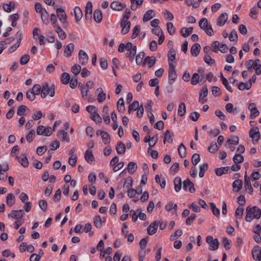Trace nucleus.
Instances as JSON below:
<instances>
[{"instance_id":"f257e3e1","label":"nucleus","mask_w":261,"mask_h":261,"mask_svg":"<svg viewBox=\"0 0 261 261\" xmlns=\"http://www.w3.org/2000/svg\"><path fill=\"white\" fill-rule=\"evenodd\" d=\"M245 220L250 222L253 219H259L261 216V210L257 206H248L246 209Z\"/></svg>"},{"instance_id":"f03ea898","label":"nucleus","mask_w":261,"mask_h":261,"mask_svg":"<svg viewBox=\"0 0 261 261\" xmlns=\"http://www.w3.org/2000/svg\"><path fill=\"white\" fill-rule=\"evenodd\" d=\"M55 93V88L54 85L49 87L47 83L43 84L41 91V96L42 98H45L48 95L53 97L54 96Z\"/></svg>"},{"instance_id":"7ed1b4c3","label":"nucleus","mask_w":261,"mask_h":261,"mask_svg":"<svg viewBox=\"0 0 261 261\" xmlns=\"http://www.w3.org/2000/svg\"><path fill=\"white\" fill-rule=\"evenodd\" d=\"M57 15L60 22L63 24L64 28H66L69 25V22L67 20V15L65 11L62 8H58L56 10Z\"/></svg>"},{"instance_id":"20e7f679","label":"nucleus","mask_w":261,"mask_h":261,"mask_svg":"<svg viewBox=\"0 0 261 261\" xmlns=\"http://www.w3.org/2000/svg\"><path fill=\"white\" fill-rule=\"evenodd\" d=\"M206 242L210 245V250L214 251L218 249L219 242L217 239H214L212 236H208L206 238Z\"/></svg>"},{"instance_id":"39448f33","label":"nucleus","mask_w":261,"mask_h":261,"mask_svg":"<svg viewBox=\"0 0 261 261\" xmlns=\"http://www.w3.org/2000/svg\"><path fill=\"white\" fill-rule=\"evenodd\" d=\"M53 130L50 127H45L43 125H39L36 129V133L38 135H44L49 136L52 133Z\"/></svg>"},{"instance_id":"423d86ee","label":"nucleus","mask_w":261,"mask_h":261,"mask_svg":"<svg viewBox=\"0 0 261 261\" xmlns=\"http://www.w3.org/2000/svg\"><path fill=\"white\" fill-rule=\"evenodd\" d=\"M169 65V81L170 84H172V82H171V81L174 82V81L177 78V74L175 71V66L173 63H170Z\"/></svg>"},{"instance_id":"0eeeda50","label":"nucleus","mask_w":261,"mask_h":261,"mask_svg":"<svg viewBox=\"0 0 261 261\" xmlns=\"http://www.w3.org/2000/svg\"><path fill=\"white\" fill-rule=\"evenodd\" d=\"M252 255L254 259L261 260V247L258 245L255 246L252 250Z\"/></svg>"},{"instance_id":"6e6552de","label":"nucleus","mask_w":261,"mask_h":261,"mask_svg":"<svg viewBox=\"0 0 261 261\" xmlns=\"http://www.w3.org/2000/svg\"><path fill=\"white\" fill-rule=\"evenodd\" d=\"M24 213L23 210H13L8 214L9 217H12L14 219H21L24 215Z\"/></svg>"},{"instance_id":"1a4fd4ad","label":"nucleus","mask_w":261,"mask_h":261,"mask_svg":"<svg viewBox=\"0 0 261 261\" xmlns=\"http://www.w3.org/2000/svg\"><path fill=\"white\" fill-rule=\"evenodd\" d=\"M79 59L80 63L83 65H85L87 64L89 60L88 55L83 50H80L79 51Z\"/></svg>"},{"instance_id":"9d476101","label":"nucleus","mask_w":261,"mask_h":261,"mask_svg":"<svg viewBox=\"0 0 261 261\" xmlns=\"http://www.w3.org/2000/svg\"><path fill=\"white\" fill-rule=\"evenodd\" d=\"M189 188V191L190 193H193L195 192V189L194 187V184L192 182L189 178L184 180L183 182V188L185 191H187Z\"/></svg>"},{"instance_id":"9b49d317","label":"nucleus","mask_w":261,"mask_h":261,"mask_svg":"<svg viewBox=\"0 0 261 261\" xmlns=\"http://www.w3.org/2000/svg\"><path fill=\"white\" fill-rule=\"evenodd\" d=\"M159 223L160 221H155L151 223L147 228V233L149 235L154 234L158 229Z\"/></svg>"},{"instance_id":"f8f14e48","label":"nucleus","mask_w":261,"mask_h":261,"mask_svg":"<svg viewBox=\"0 0 261 261\" xmlns=\"http://www.w3.org/2000/svg\"><path fill=\"white\" fill-rule=\"evenodd\" d=\"M122 28L121 32L123 34H126L129 31L130 22L127 20H122L120 23Z\"/></svg>"},{"instance_id":"ddd939ff","label":"nucleus","mask_w":261,"mask_h":261,"mask_svg":"<svg viewBox=\"0 0 261 261\" xmlns=\"http://www.w3.org/2000/svg\"><path fill=\"white\" fill-rule=\"evenodd\" d=\"M249 134L250 137L253 140V141H258L260 137V133L258 127L251 129L250 131ZM253 143H254V142H253Z\"/></svg>"},{"instance_id":"4468645a","label":"nucleus","mask_w":261,"mask_h":261,"mask_svg":"<svg viewBox=\"0 0 261 261\" xmlns=\"http://www.w3.org/2000/svg\"><path fill=\"white\" fill-rule=\"evenodd\" d=\"M126 7L123 3L118 1H115L111 4V8L116 11H121Z\"/></svg>"},{"instance_id":"2eb2a0df","label":"nucleus","mask_w":261,"mask_h":261,"mask_svg":"<svg viewBox=\"0 0 261 261\" xmlns=\"http://www.w3.org/2000/svg\"><path fill=\"white\" fill-rule=\"evenodd\" d=\"M55 32L57 33L58 37L62 40L65 39L66 38V34L64 31L59 25H55L54 26Z\"/></svg>"},{"instance_id":"dca6fc26","label":"nucleus","mask_w":261,"mask_h":261,"mask_svg":"<svg viewBox=\"0 0 261 261\" xmlns=\"http://www.w3.org/2000/svg\"><path fill=\"white\" fill-rule=\"evenodd\" d=\"M244 183L246 190H248L249 191L250 194L252 195L253 192V190L251 185L250 178L247 176L246 172H245V175L244 176Z\"/></svg>"},{"instance_id":"f3484780","label":"nucleus","mask_w":261,"mask_h":261,"mask_svg":"<svg viewBox=\"0 0 261 261\" xmlns=\"http://www.w3.org/2000/svg\"><path fill=\"white\" fill-rule=\"evenodd\" d=\"M228 18L227 14L226 13H223L218 18L217 24L219 26H223L224 25L225 22Z\"/></svg>"},{"instance_id":"a211bd4d","label":"nucleus","mask_w":261,"mask_h":261,"mask_svg":"<svg viewBox=\"0 0 261 261\" xmlns=\"http://www.w3.org/2000/svg\"><path fill=\"white\" fill-rule=\"evenodd\" d=\"M242 180L240 179H236L232 183L233 191L238 192L242 188Z\"/></svg>"},{"instance_id":"6ab92c4d","label":"nucleus","mask_w":261,"mask_h":261,"mask_svg":"<svg viewBox=\"0 0 261 261\" xmlns=\"http://www.w3.org/2000/svg\"><path fill=\"white\" fill-rule=\"evenodd\" d=\"M207 88L206 86L202 87L199 95V101L202 103H204L206 101V99H203V98L205 97L207 95Z\"/></svg>"},{"instance_id":"aec40b11","label":"nucleus","mask_w":261,"mask_h":261,"mask_svg":"<svg viewBox=\"0 0 261 261\" xmlns=\"http://www.w3.org/2000/svg\"><path fill=\"white\" fill-rule=\"evenodd\" d=\"M200 45L199 43H195L191 48V53L194 57H197L200 50Z\"/></svg>"},{"instance_id":"412c9836","label":"nucleus","mask_w":261,"mask_h":261,"mask_svg":"<svg viewBox=\"0 0 261 261\" xmlns=\"http://www.w3.org/2000/svg\"><path fill=\"white\" fill-rule=\"evenodd\" d=\"M126 150L125 144L122 142H119L116 147V150L118 154H123Z\"/></svg>"},{"instance_id":"4be33fe9","label":"nucleus","mask_w":261,"mask_h":261,"mask_svg":"<svg viewBox=\"0 0 261 261\" xmlns=\"http://www.w3.org/2000/svg\"><path fill=\"white\" fill-rule=\"evenodd\" d=\"M137 169V165L136 163L134 162H130L128 164L127 168H125L123 172L127 170L129 173L133 174L135 173Z\"/></svg>"},{"instance_id":"5701e85b","label":"nucleus","mask_w":261,"mask_h":261,"mask_svg":"<svg viewBox=\"0 0 261 261\" xmlns=\"http://www.w3.org/2000/svg\"><path fill=\"white\" fill-rule=\"evenodd\" d=\"M74 45L73 43H69L68 44L65 50H64V54L67 57H69L72 55V54L74 50Z\"/></svg>"},{"instance_id":"b1692460","label":"nucleus","mask_w":261,"mask_h":261,"mask_svg":"<svg viewBox=\"0 0 261 261\" xmlns=\"http://www.w3.org/2000/svg\"><path fill=\"white\" fill-rule=\"evenodd\" d=\"M74 13L76 22H79L83 17V13L81 9L79 7H75L74 9Z\"/></svg>"},{"instance_id":"393cba45","label":"nucleus","mask_w":261,"mask_h":261,"mask_svg":"<svg viewBox=\"0 0 261 261\" xmlns=\"http://www.w3.org/2000/svg\"><path fill=\"white\" fill-rule=\"evenodd\" d=\"M182 181L179 177H176L174 179V189L178 192L181 188Z\"/></svg>"},{"instance_id":"a878e982","label":"nucleus","mask_w":261,"mask_h":261,"mask_svg":"<svg viewBox=\"0 0 261 261\" xmlns=\"http://www.w3.org/2000/svg\"><path fill=\"white\" fill-rule=\"evenodd\" d=\"M16 158L18 159L19 162L21 164V165L22 166H23L25 168L28 167L29 161L25 155L23 154L21 158L17 156Z\"/></svg>"},{"instance_id":"bb28decb","label":"nucleus","mask_w":261,"mask_h":261,"mask_svg":"<svg viewBox=\"0 0 261 261\" xmlns=\"http://www.w3.org/2000/svg\"><path fill=\"white\" fill-rule=\"evenodd\" d=\"M85 158L86 161L89 163H90L93 161L94 160V156L91 149L89 148L87 150L85 154Z\"/></svg>"},{"instance_id":"cd10ccee","label":"nucleus","mask_w":261,"mask_h":261,"mask_svg":"<svg viewBox=\"0 0 261 261\" xmlns=\"http://www.w3.org/2000/svg\"><path fill=\"white\" fill-rule=\"evenodd\" d=\"M155 61H156V59L154 57H150L149 56H147L145 59L144 62L143 63V65H145V63H147L148 66L149 68H151L155 64Z\"/></svg>"},{"instance_id":"c85d7f7f","label":"nucleus","mask_w":261,"mask_h":261,"mask_svg":"<svg viewBox=\"0 0 261 261\" xmlns=\"http://www.w3.org/2000/svg\"><path fill=\"white\" fill-rule=\"evenodd\" d=\"M127 52L126 54V56L129 58L131 61H133L134 59V57L137 53V46H134L133 49L129 50H127Z\"/></svg>"},{"instance_id":"c756f323","label":"nucleus","mask_w":261,"mask_h":261,"mask_svg":"<svg viewBox=\"0 0 261 261\" xmlns=\"http://www.w3.org/2000/svg\"><path fill=\"white\" fill-rule=\"evenodd\" d=\"M239 138L238 136H233L232 138L228 139L225 144V147H229V145L238 144Z\"/></svg>"},{"instance_id":"7c9ffc66","label":"nucleus","mask_w":261,"mask_h":261,"mask_svg":"<svg viewBox=\"0 0 261 261\" xmlns=\"http://www.w3.org/2000/svg\"><path fill=\"white\" fill-rule=\"evenodd\" d=\"M154 13L153 10H148L144 15L143 18V21L146 22L150 20L154 16Z\"/></svg>"},{"instance_id":"2f4dec72","label":"nucleus","mask_w":261,"mask_h":261,"mask_svg":"<svg viewBox=\"0 0 261 261\" xmlns=\"http://www.w3.org/2000/svg\"><path fill=\"white\" fill-rule=\"evenodd\" d=\"M15 201V198L14 195L12 193L8 194L6 198L7 205L9 206H11L13 204H14Z\"/></svg>"},{"instance_id":"473e14b6","label":"nucleus","mask_w":261,"mask_h":261,"mask_svg":"<svg viewBox=\"0 0 261 261\" xmlns=\"http://www.w3.org/2000/svg\"><path fill=\"white\" fill-rule=\"evenodd\" d=\"M178 152L179 153V156L182 158H184L186 157L187 153H186V148L184 145L183 143H181L178 147Z\"/></svg>"},{"instance_id":"72a5a7b5","label":"nucleus","mask_w":261,"mask_h":261,"mask_svg":"<svg viewBox=\"0 0 261 261\" xmlns=\"http://www.w3.org/2000/svg\"><path fill=\"white\" fill-rule=\"evenodd\" d=\"M229 170V168L228 166L218 168L215 169V173L217 175L221 176L223 174L227 173Z\"/></svg>"},{"instance_id":"f704fd0d","label":"nucleus","mask_w":261,"mask_h":261,"mask_svg":"<svg viewBox=\"0 0 261 261\" xmlns=\"http://www.w3.org/2000/svg\"><path fill=\"white\" fill-rule=\"evenodd\" d=\"M15 3L11 1L8 4H4L3 7L6 12L10 13L12 9L15 8Z\"/></svg>"},{"instance_id":"c9c22d12","label":"nucleus","mask_w":261,"mask_h":261,"mask_svg":"<svg viewBox=\"0 0 261 261\" xmlns=\"http://www.w3.org/2000/svg\"><path fill=\"white\" fill-rule=\"evenodd\" d=\"M41 14V18L44 24L47 25L49 23V14L46 10H44Z\"/></svg>"},{"instance_id":"e433bc0d","label":"nucleus","mask_w":261,"mask_h":261,"mask_svg":"<svg viewBox=\"0 0 261 261\" xmlns=\"http://www.w3.org/2000/svg\"><path fill=\"white\" fill-rule=\"evenodd\" d=\"M94 19L97 23L101 22L102 18V14L100 10H95L94 12Z\"/></svg>"},{"instance_id":"4c0bfd02","label":"nucleus","mask_w":261,"mask_h":261,"mask_svg":"<svg viewBox=\"0 0 261 261\" xmlns=\"http://www.w3.org/2000/svg\"><path fill=\"white\" fill-rule=\"evenodd\" d=\"M58 136L60 137V139L62 141L66 140L67 142H70V139L67 137V133L64 130H60L58 133Z\"/></svg>"},{"instance_id":"58836bf2","label":"nucleus","mask_w":261,"mask_h":261,"mask_svg":"<svg viewBox=\"0 0 261 261\" xmlns=\"http://www.w3.org/2000/svg\"><path fill=\"white\" fill-rule=\"evenodd\" d=\"M117 109L118 111L122 113L125 110L124 103L122 98H120L117 102Z\"/></svg>"},{"instance_id":"ea45409f","label":"nucleus","mask_w":261,"mask_h":261,"mask_svg":"<svg viewBox=\"0 0 261 261\" xmlns=\"http://www.w3.org/2000/svg\"><path fill=\"white\" fill-rule=\"evenodd\" d=\"M177 205L176 204H173L172 202H170L165 206V209L166 211L169 212L171 210H173V213H176L177 212Z\"/></svg>"},{"instance_id":"a19ab883","label":"nucleus","mask_w":261,"mask_h":261,"mask_svg":"<svg viewBox=\"0 0 261 261\" xmlns=\"http://www.w3.org/2000/svg\"><path fill=\"white\" fill-rule=\"evenodd\" d=\"M139 107V102L137 100H135L132 104L129 105L128 112L130 114L132 111H136L138 109Z\"/></svg>"},{"instance_id":"79ce46f5","label":"nucleus","mask_w":261,"mask_h":261,"mask_svg":"<svg viewBox=\"0 0 261 261\" xmlns=\"http://www.w3.org/2000/svg\"><path fill=\"white\" fill-rule=\"evenodd\" d=\"M70 80V75L67 72H64L61 76V81L62 83L63 84H67Z\"/></svg>"},{"instance_id":"37998d69","label":"nucleus","mask_w":261,"mask_h":261,"mask_svg":"<svg viewBox=\"0 0 261 261\" xmlns=\"http://www.w3.org/2000/svg\"><path fill=\"white\" fill-rule=\"evenodd\" d=\"M201 81H202V79L200 80L199 74L197 73H194L192 75L191 83L192 85H196Z\"/></svg>"},{"instance_id":"c03bdc74","label":"nucleus","mask_w":261,"mask_h":261,"mask_svg":"<svg viewBox=\"0 0 261 261\" xmlns=\"http://www.w3.org/2000/svg\"><path fill=\"white\" fill-rule=\"evenodd\" d=\"M193 32V28L190 27L188 29L182 28L180 30V33L184 37H188Z\"/></svg>"},{"instance_id":"a18cd8bd","label":"nucleus","mask_w":261,"mask_h":261,"mask_svg":"<svg viewBox=\"0 0 261 261\" xmlns=\"http://www.w3.org/2000/svg\"><path fill=\"white\" fill-rule=\"evenodd\" d=\"M173 135L170 134L169 130H167L165 133L164 139L163 141L164 143L165 144L166 141L169 143H172L173 141Z\"/></svg>"},{"instance_id":"49530a36","label":"nucleus","mask_w":261,"mask_h":261,"mask_svg":"<svg viewBox=\"0 0 261 261\" xmlns=\"http://www.w3.org/2000/svg\"><path fill=\"white\" fill-rule=\"evenodd\" d=\"M221 79L222 82V84L225 86V88L230 92H232L233 90L230 86L229 85L227 80L225 77H224L222 74L221 75Z\"/></svg>"},{"instance_id":"de8ad7c7","label":"nucleus","mask_w":261,"mask_h":261,"mask_svg":"<svg viewBox=\"0 0 261 261\" xmlns=\"http://www.w3.org/2000/svg\"><path fill=\"white\" fill-rule=\"evenodd\" d=\"M233 161L235 164L241 163L244 161V157L240 153L236 154L232 158Z\"/></svg>"},{"instance_id":"09e8293b","label":"nucleus","mask_w":261,"mask_h":261,"mask_svg":"<svg viewBox=\"0 0 261 261\" xmlns=\"http://www.w3.org/2000/svg\"><path fill=\"white\" fill-rule=\"evenodd\" d=\"M186 111V108L185 104L184 102H181L178 106L177 113L179 116H182L184 115Z\"/></svg>"},{"instance_id":"8fccbe9b","label":"nucleus","mask_w":261,"mask_h":261,"mask_svg":"<svg viewBox=\"0 0 261 261\" xmlns=\"http://www.w3.org/2000/svg\"><path fill=\"white\" fill-rule=\"evenodd\" d=\"M251 87V83H245L244 82H241L238 86V89L240 90H244L245 89L249 90Z\"/></svg>"},{"instance_id":"3c124183","label":"nucleus","mask_w":261,"mask_h":261,"mask_svg":"<svg viewBox=\"0 0 261 261\" xmlns=\"http://www.w3.org/2000/svg\"><path fill=\"white\" fill-rule=\"evenodd\" d=\"M167 31L171 35H173L175 32V28L172 22H167L166 24Z\"/></svg>"},{"instance_id":"603ef678","label":"nucleus","mask_w":261,"mask_h":261,"mask_svg":"<svg viewBox=\"0 0 261 261\" xmlns=\"http://www.w3.org/2000/svg\"><path fill=\"white\" fill-rule=\"evenodd\" d=\"M176 53L174 49H171L168 53V63L169 65L170 63H173L172 62L175 59Z\"/></svg>"},{"instance_id":"864d4df0","label":"nucleus","mask_w":261,"mask_h":261,"mask_svg":"<svg viewBox=\"0 0 261 261\" xmlns=\"http://www.w3.org/2000/svg\"><path fill=\"white\" fill-rule=\"evenodd\" d=\"M200 28L204 30L208 27L207 19L206 18H202L199 22Z\"/></svg>"},{"instance_id":"5fc2aeb1","label":"nucleus","mask_w":261,"mask_h":261,"mask_svg":"<svg viewBox=\"0 0 261 261\" xmlns=\"http://www.w3.org/2000/svg\"><path fill=\"white\" fill-rule=\"evenodd\" d=\"M208 169V164L205 163L203 164L202 166L199 167L200 171L199 173V176L200 177H202L204 176V172Z\"/></svg>"},{"instance_id":"6e6d98bb","label":"nucleus","mask_w":261,"mask_h":261,"mask_svg":"<svg viewBox=\"0 0 261 261\" xmlns=\"http://www.w3.org/2000/svg\"><path fill=\"white\" fill-rule=\"evenodd\" d=\"M35 136V131L33 129H31L26 136L27 141L31 143L33 141L34 138Z\"/></svg>"},{"instance_id":"4d7b16f0","label":"nucleus","mask_w":261,"mask_h":261,"mask_svg":"<svg viewBox=\"0 0 261 261\" xmlns=\"http://www.w3.org/2000/svg\"><path fill=\"white\" fill-rule=\"evenodd\" d=\"M41 86L39 84H35L34 85L32 92L36 95H39L40 93L41 94Z\"/></svg>"},{"instance_id":"13d9d810","label":"nucleus","mask_w":261,"mask_h":261,"mask_svg":"<svg viewBox=\"0 0 261 261\" xmlns=\"http://www.w3.org/2000/svg\"><path fill=\"white\" fill-rule=\"evenodd\" d=\"M94 224L97 228H100L102 226L101 219L99 216L95 217L94 219Z\"/></svg>"},{"instance_id":"bf43d9fd","label":"nucleus","mask_w":261,"mask_h":261,"mask_svg":"<svg viewBox=\"0 0 261 261\" xmlns=\"http://www.w3.org/2000/svg\"><path fill=\"white\" fill-rule=\"evenodd\" d=\"M204 61L205 63L211 66H213L215 63V60L212 59L210 55H205L204 57Z\"/></svg>"},{"instance_id":"052dcab7","label":"nucleus","mask_w":261,"mask_h":261,"mask_svg":"<svg viewBox=\"0 0 261 261\" xmlns=\"http://www.w3.org/2000/svg\"><path fill=\"white\" fill-rule=\"evenodd\" d=\"M26 110H29L27 106L21 105L17 109V114L19 116H22L24 114Z\"/></svg>"},{"instance_id":"680f3d73","label":"nucleus","mask_w":261,"mask_h":261,"mask_svg":"<svg viewBox=\"0 0 261 261\" xmlns=\"http://www.w3.org/2000/svg\"><path fill=\"white\" fill-rule=\"evenodd\" d=\"M71 72L74 74V75H77L80 73V71H81V67L79 64H74L71 68Z\"/></svg>"},{"instance_id":"e2e57ef3","label":"nucleus","mask_w":261,"mask_h":261,"mask_svg":"<svg viewBox=\"0 0 261 261\" xmlns=\"http://www.w3.org/2000/svg\"><path fill=\"white\" fill-rule=\"evenodd\" d=\"M91 118L96 123H100L102 121L101 118L96 112H94V113L91 115Z\"/></svg>"},{"instance_id":"0e129e2a","label":"nucleus","mask_w":261,"mask_h":261,"mask_svg":"<svg viewBox=\"0 0 261 261\" xmlns=\"http://www.w3.org/2000/svg\"><path fill=\"white\" fill-rule=\"evenodd\" d=\"M182 234V231L180 229H178L176 230L170 237V240L173 241L175 240L177 238L181 236Z\"/></svg>"},{"instance_id":"69168bd1","label":"nucleus","mask_w":261,"mask_h":261,"mask_svg":"<svg viewBox=\"0 0 261 261\" xmlns=\"http://www.w3.org/2000/svg\"><path fill=\"white\" fill-rule=\"evenodd\" d=\"M244 213V208L242 207H238L235 211V216L237 219H241Z\"/></svg>"},{"instance_id":"338daca9","label":"nucleus","mask_w":261,"mask_h":261,"mask_svg":"<svg viewBox=\"0 0 261 261\" xmlns=\"http://www.w3.org/2000/svg\"><path fill=\"white\" fill-rule=\"evenodd\" d=\"M101 137L102 141L105 144H108L110 143L111 139L110 136L108 133L105 132V133H103Z\"/></svg>"},{"instance_id":"774afa93","label":"nucleus","mask_w":261,"mask_h":261,"mask_svg":"<svg viewBox=\"0 0 261 261\" xmlns=\"http://www.w3.org/2000/svg\"><path fill=\"white\" fill-rule=\"evenodd\" d=\"M192 163L194 166H196L200 161V155L198 153L193 154L192 157Z\"/></svg>"}]
</instances>
